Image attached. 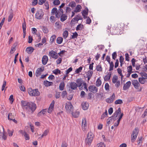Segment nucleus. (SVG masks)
I'll list each match as a JSON object with an SVG mask.
<instances>
[{
	"mask_svg": "<svg viewBox=\"0 0 147 147\" xmlns=\"http://www.w3.org/2000/svg\"><path fill=\"white\" fill-rule=\"evenodd\" d=\"M109 29H110V30L111 32H114V34H116L117 32H118L121 29L123 30L124 28V23H121L119 24L114 25L111 27V25L109 24L108 26Z\"/></svg>",
	"mask_w": 147,
	"mask_h": 147,
	"instance_id": "nucleus-1",
	"label": "nucleus"
},
{
	"mask_svg": "<svg viewBox=\"0 0 147 147\" xmlns=\"http://www.w3.org/2000/svg\"><path fill=\"white\" fill-rule=\"evenodd\" d=\"M78 86L79 87L80 90H81L84 88L86 91H88V89L87 86V84L81 78H79L76 80Z\"/></svg>",
	"mask_w": 147,
	"mask_h": 147,
	"instance_id": "nucleus-2",
	"label": "nucleus"
},
{
	"mask_svg": "<svg viewBox=\"0 0 147 147\" xmlns=\"http://www.w3.org/2000/svg\"><path fill=\"white\" fill-rule=\"evenodd\" d=\"M94 137V135L91 132H89L85 140L86 144L88 145H90L93 141Z\"/></svg>",
	"mask_w": 147,
	"mask_h": 147,
	"instance_id": "nucleus-3",
	"label": "nucleus"
},
{
	"mask_svg": "<svg viewBox=\"0 0 147 147\" xmlns=\"http://www.w3.org/2000/svg\"><path fill=\"white\" fill-rule=\"evenodd\" d=\"M36 109V105L32 102H28V105L26 109L28 111H30L32 113Z\"/></svg>",
	"mask_w": 147,
	"mask_h": 147,
	"instance_id": "nucleus-4",
	"label": "nucleus"
},
{
	"mask_svg": "<svg viewBox=\"0 0 147 147\" xmlns=\"http://www.w3.org/2000/svg\"><path fill=\"white\" fill-rule=\"evenodd\" d=\"M28 90V94L31 96H38L40 94L38 89L33 90L31 88H29Z\"/></svg>",
	"mask_w": 147,
	"mask_h": 147,
	"instance_id": "nucleus-5",
	"label": "nucleus"
},
{
	"mask_svg": "<svg viewBox=\"0 0 147 147\" xmlns=\"http://www.w3.org/2000/svg\"><path fill=\"white\" fill-rule=\"evenodd\" d=\"M138 134V131L136 128L134 129L131 135V142H134L136 140Z\"/></svg>",
	"mask_w": 147,
	"mask_h": 147,
	"instance_id": "nucleus-6",
	"label": "nucleus"
},
{
	"mask_svg": "<svg viewBox=\"0 0 147 147\" xmlns=\"http://www.w3.org/2000/svg\"><path fill=\"white\" fill-rule=\"evenodd\" d=\"M65 108L67 112L70 113L72 112L73 110V106L70 102H68L66 103Z\"/></svg>",
	"mask_w": 147,
	"mask_h": 147,
	"instance_id": "nucleus-7",
	"label": "nucleus"
},
{
	"mask_svg": "<svg viewBox=\"0 0 147 147\" xmlns=\"http://www.w3.org/2000/svg\"><path fill=\"white\" fill-rule=\"evenodd\" d=\"M44 15V13L42 10L37 11L35 15V18L38 20H40Z\"/></svg>",
	"mask_w": 147,
	"mask_h": 147,
	"instance_id": "nucleus-8",
	"label": "nucleus"
},
{
	"mask_svg": "<svg viewBox=\"0 0 147 147\" xmlns=\"http://www.w3.org/2000/svg\"><path fill=\"white\" fill-rule=\"evenodd\" d=\"M115 96L114 93H113L112 96L106 100V101L108 103H111L113 102L115 99Z\"/></svg>",
	"mask_w": 147,
	"mask_h": 147,
	"instance_id": "nucleus-9",
	"label": "nucleus"
},
{
	"mask_svg": "<svg viewBox=\"0 0 147 147\" xmlns=\"http://www.w3.org/2000/svg\"><path fill=\"white\" fill-rule=\"evenodd\" d=\"M49 55L50 57L55 59H57L58 57L57 53L53 50L50 51Z\"/></svg>",
	"mask_w": 147,
	"mask_h": 147,
	"instance_id": "nucleus-10",
	"label": "nucleus"
},
{
	"mask_svg": "<svg viewBox=\"0 0 147 147\" xmlns=\"http://www.w3.org/2000/svg\"><path fill=\"white\" fill-rule=\"evenodd\" d=\"M44 70V67L38 68L35 72V75L37 77H39L41 74V72Z\"/></svg>",
	"mask_w": 147,
	"mask_h": 147,
	"instance_id": "nucleus-11",
	"label": "nucleus"
},
{
	"mask_svg": "<svg viewBox=\"0 0 147 147\" xmlns=\"http://www.w3.org/2000/svg\"><path fill=\"white\" fill-rule=\"evenodd\" d=\"M88 90L93 93H96L98 91V88L94 85L90 86L88 87Z\"/></svg>",
	"mask_w": 147,
	"mask_h": 147,
	"instance_id": "nucleus-12",
	"label": "nucleus"
},
{
	"mask_svg": "<svg viewBox=\"0 0 147 147\" xmlns=\"http://www.w3.org/2000/svg\"><path fill=\"white\" fill-rule=\"evenodd\" d=\"M55 103L54 100H53L49 106L48 110V112L49 113H51L53 111L54 108V106Z\"/></svg>",
	"mask_w": 147,
	"mask_h": 147,
	"instance_id": "nucleus-13",
	"label": "nucleus"
},
{
	"mask_svg": "<svg viewBox=\"0 0 147 147\" xmlns=\"http://www.w3.org/2000/svg\"><path fill=\"white\" fill-rule=\"evenodd\" d=\"M69 88L73 90H76L78 87V85L74 82H71L69 84Z\"/></svg>",
	"mask_w": 147,
	"mask_h": 147,
	"instance_id": "nucleus-14",
	"label": "nucleus"
},
{
	"mask_svg": "<svg viewBox=\"0 0 147 147\" xmlns=\"http://www.w3.org/2000/svg\"><path fill=\"white\" fill-rule=\"evenodd\" d=\"M82 106L83 110H87L88 108L89 104L88 102H83L82 103Z\"/></svg>",
	"mask_w": 147,
	"mask_h": 147,
	"instance_id": "nucleus-15",
	"label": "nucleus"
},
{
	"mask_svg": "<svg viewBox=\"0 0 147 147\" xmlns=\"http://www.w3.org/2000/svg\"><path fill=\"white\" fill-rule=\"evenodd\" d=\"M87 126L86 120V118H83L82 119V130L84 131L85 129V127Z\"/></svg>",
	"mask_w": 147,
	"mask_h": 147,
	"instance_id": "nucleus-16",
	"label": "nucleus"
},
{
	"mask_svg": "<svg viewBox=\"0 0 147 147\" xmlns=\"http://www.w3.org/2000/svg\"><path fill=\"white\" fill-rule=\"evenodd\" d=\"M63 9L60 8L58 10V11L56 13V16L57 18H59L63 14Z\"/></svg>",
	"mask_w": 147,
	"mask_h": 147,
	"instance_id": "nucleus-17",
	"label": "nucleus"
},
{
	"mask_svg": "<svg viewBox=\"0 0 147 147\" xmlns=\"http://www.w3.org/2000/svg\"><path fill=\"white\" fill-rule=\"evenodd\" d=\"M131 82L129 81L125 84L123 87V90H127L129 87L131 85Z\"/></svg>",
	"mask_w": 147,
	"mask_h": 147,
	"instance_id": "nucleus-18",
	"label": "nucleus"
},
{
	"mask_svg": "<svg viewBox=\"0 0 147 147\" xmlns=\"http://www.w3.org/2000/svg\"><path fill=\"white\" fill-rule=\"evenodd\" d=\"M132 84L136 89H138L140 86V84L137 80H133L132 82Z\"/></svg>",
	"mask_w": 147,
	"mask_h": 147,
	"instance_id": "nucleus-19",
	"label": "nucleus"
},
{
	"mask_svg": "<svg viewBox=\"0 0 147 147\" xmlns=\"http://www.w3.org/2000/svg\"><path fill=\"white\" fill-rule=\"evenodd\" d=\"M48 60V56L46 55L43 56L42 60V64L43 65H45L47 63Z\"/></svg>",
	"mask_w": 147,
	"mask_h": 147,
	"instance_id": "nucleus-20",
	"label": "nucleus"
},
{
	"mask_svg": "<svg viewBox=\"0 0 147 147\" xmlns=\"http://www.w3.org/2000/svg\"><path fill=\"white\" fill-rule=\"evenodd\" d=\"M107 75L105 76L104 77V79L105 81H108L110 79L111 75V73L110 72H107Z\"/></svg>",
	"mask_w": 147,
	"mask_h": 147,
	"instance_id": "nucleus-21",
	"label": "nucleus"
},
{
	"mask_svg": "<svg viewBox=\"0 0 147 147\" xmlns=\"http://www.w3.org/2000/svg\"><path fill=\"white\" fill-rule=\"evenodd\" d=\"M121 109L120 108H119L116 111L115 114L112 117V118L113 119V120H115V117H117L118 115L121 113Z\"/></svg>",
	"mask_w": 147,
	"mask_h": 147,
	"instance_id": "nucleus-22",
	"label": "nucleus"
},
{
	"mask_svg": "<svg viewBox=\"0 0 147 147\" xmlns=\"http://www.w3.org/2000/svg\"><path fill=\"white\" fill-rule=\"evenodd\" d=\"M93 73V71L91 70H89L87 72L86 74V76L88 78V81H89L90 80L92 75Z\"/></svg>",
	"mask_w": 147,
	"mask_h": 147,
	"instance_id": "nucleus-23",
	"label": "nucleus"
},
{
	"mask_svg": "<svg viewBox=\"0 0 147 147\" xmlns=\"http://www.w3.org/2000/svg\"><path fill=\"white\" fill-rule=\"evenodd\" d=\"M22 27L23 28V38H24L25 36L26 35V23L24 21V22L22 23Z\"/></svg>",
	"mask_w": 147,
	"mask_h": 147,
	"instance_id": "nucleus-24",
	"label": "nucleus"
},
{
	"mask_svg": "<svg viewBox=\"0 0 147 147\" xmlns=\"http://www.w3.org/2000/svg\"><path fill=\"white\" fill-rule=\"evenodd\" d=\"M34 49L32 47H27L26 50V51L29 54H31L33 51Z\"/></svg>",
	"mask_w": 147,
	"mask_h": 147,
	"instance_id": "nucleus-25",
	"label": "nucleus"
},
{
	"mask_svg": "<svg viewBox=\"0 0 147 147\" xmlns=\"http://www.w3.org/2000/svg\"><path fill=\"white\" fill-rule=\"evenodd\" d=\"M53 82H49L47 80H45L44 82V84L45 86H52L53 85Z\"/></svg>",
	"mask_w": 147,
	"mask_h": 147,
	"instance_id": "nucleus-26",
	"label": "nucleus"
},
{
	"mask_svg": "<svg viewBox=\"0 0 147 147\" xmlns=\"http://www.w3.org/2000/svg\"><path fill=\"white\" fill-rule=\"evenodd\" d=\"M2 128L3 129V133H2V135L1 137H2V139H3L4 140H5L7 138V135L6 133L5 132L4 128L3 126H2Z\"/></svg>",
	"mask_w": 147,
	"mask_h": 147,
	"instance_id": "nucleus-27",
	"label": "nucleus"
},
{
	"mask_svg": "<svg viewBox=\"0 0 147 147\" xmlns=\"http://www.w3.org/2000/svg\"><path fill=\"white\" fill-rule=\"evenodd\" d=\"M84 28V26L83 25L80 24L77 26L76 29L77 31L81 30Z\"/></svg>",
	"mask_w": 147,
	"mask_h": 147,
	"instance_id": "nucleus-28",
	"label": "nucleus"
},
{
	"mask_svg": "<svg viewBox=\"0 0 147 147\" xmlns=\"http://www.w3.org/2000/svg\"><path fill=\"white\" fill-rule=\"evenodd\" d=\"M101 80L99 78H98L96 82V86L98 87H99L101 85Z\"/></svg>",
	"mask_w": 147,
	"mask_h": 147,
	"instance_id": "nucleus-29",
	"label": "nucleus"
},
{
	"mask_svg": "<svg viewBox=\"0 0 147 147\" xmlns=\"http://www.w3.org/2000/svg\"><path fill=\"white\" fill-rule=\"evenodd\" d=\"M28 102L24 101L22 100L21 101L22 106L24 109H25L26 108V107L28 105Z\"/></svg>",
	"mask_w": 147,
	"mask_h": 147,
	"instance_id": "nucleus-30",
	"label": "nucleus"
},
{
	"mask_svg": "<svg viewBox=\"0 0 147 147\" xmlns=\"http://www.w3.org/2000/svg\"><path fill=\"white\" fill-rule=\"evenodd\" d=\"M81 8L82 7L80 5H78L74 10V11L76 13H77L80 12L81 11Z\"/></svg>",
	"mask_w": 147,
	"mask_h": 147,
	"instance_id": "nucleus-31",
	"label": "nucleus"
},
{
	"mask_svg": "<svg viewBox=\"0 0 147 147\" xmlns=\"http://www.w3.org/2000/svg\"><path fill=\"white\" fill-rule=\"evenodd\" d=\"M79 114L80 112L78 111H76L72 113V116L75 118L78 117L79 116Z\"/></svg>",
	"mask_w": 147,
	"mask_h": 147,
	"instance_id": "nucleus-32",
	"label": "nucleus"
},
{
	"mask_svg": "<svg viewBox=\"0 0 147 147\" xmlns=\"http://www.w3.org/2000/svg\"><path fill=\"white\" fill-rule=\"evenodd\" d=\"M60 17V20L62 22L66 20L67 18V16L65 14H63L61 15Z\"/></svg>",
	"mask_w": 147,
	"mask_h": 147,
	"instance_id": "nucleus-33",
	"label": "nucleus"
},
{
	"mask_svg": "<svg viewBox=\"0 0 147 147\" xmlns=\"http://www.w3.org/2000/svg\"><path fill=\"white\" fill-rule=\"evenodd\" d=\"M56 40L57 43L59 44H60L62 43L63 41V38L61 37H59L57 38Z\"/></svg>",
	"mask_w": 147,
	"mask_h": 147,
	"instance_id": "nucleus-34",
	"label": "nucleus"
},
{
	"mask_svg": "<svg viewBox=\"0 0 147 147\" xmlns=\"http://www.w3.org/2000/svg\"><path fill=\"white\" fill-rule=\"evenodd\" d=\"M65 86V83L64 82H61L59 84V89L60 90H63Z\"/></svg>",
	"mask_w": 147,
	"mask_h": 147,
	"instance_id": "nucleus-35",
	"label": "nucleus"
},
{
	"mask_svg": "<svg viewBox=\"0 0 147 147\" xmlns=\"http://www.w3.org/2000/svg\"><path fill=\"white\" fill-rule=\"evenodd\" d=\"M53 74L56 75H57L58 74H61L60 70L58 69H54L53 70Z\"/></svg>",
	"mask_w": 147,
	"mask_h": 147,
	"instance_id": "nucleus-36",
	"label": "nucleus"
},
{
	"mask_svg": "<svg viewBox=\"0 0 147 147\" xmlns=\"http://www.w3.org/2000/svg\"><path fill=\"white\" fill-rule=\"evenodd\" d=\"M13 17V12H10L9 13V16L8 17V22H10L12 20Z\"/></svg>",
	"mask_w": 147,
	"mask_h": 147,
	"instance_id": "nucleus-37",
	"label": "nucleus"
},
{
	"mask_svg": "<svg viewBox=\"0 0 147 147\" xmlns=\"http://www.w3.org/2000/svg\"><path fill=\"white\" fill-rule=\"evenodd\" d=\"M56 36L55 35H53L51 37L50 42L52 43L56 38Z\"/></svg>",
	"mask_w": 147,
	"mask_h": 147,
	"instance_id": "nucleus-38",
	"label": "nucleus"
},
{
	"mask_svg": "<svg viewBox=\"0 0 147 147\" xmlns=\"http://www.w3.org/2000/svg\"><path fill=\"white\" fill-rule=\"evenodd\" d=\"M118 77L116 75L114 76L112 78V82L113 84H115L118 81Z\"/></svg>",
	"mask_w": 147,
	"mask_h": 147,
	"instance_id": "nucleus-39",
	"label": "nucleus"
},
{
	"mask_svg": "<svg viewBox=\"0 0 147 147\" xmlns=\"http://www.w3.org/2000/svg\"><path fill=\"white\" fill-rule=\"evenodd\" d=\"M49 132V131L47 130H46L43 133L40 137H39V138L41 139L44 136H46Z\"/></svg>",
	"mask_w": 147,
	"mask_h": 147,
	"instance_id": "nucleus-40",
	"label": "nucleus"
},
{
	"mask_svg": "<svg viewBox=\"0 0 147 147\" xmlns=\"http://www.w3.org/2000/svg\"><path fill=\"white\" fill-rule=\"evenodd\" d=\"M109 71H111L113 70V67H114V64L113 62L111 61L110 63H109Z\"/></svg>",
	"mask_w": 147,
	"mask_h": 147,
	"instance_id": "nucleus-41",
	"label": "nucleus"
},
{
	"mask_svg": "<svg viewBox=\"0 0 147 147\" xmlns=\"http://www.w3.org/2000/svg\"><path fill=\"white\" fill-rule=\"evenodd\" d=\"M96 70L97 71H102V68L101 65L99 64L96 67Z\"/></svg>",
	"mask_w": 147,
	"mask_h": 147,
	"instance_id": "nucleus-42",
	"label": "nucleus"
},
{
	"mask_svg": "<svg viewBox=\"0 0 147 147\" xmlns=\"http://www.w3.org/2000/svg\"><path fill=\"white\" fill-rule=\"evenodd\" d=\"M68 32L67 30H65L63 32V36L64 39L66 38L68 35Z\"/></svg>",
	"mask_w": 147,
	"mask_h": 147,
	"instance_id": "nucleus-43",
	"label": "nucleus"
},
{
	"mask_svg": "<svg viewBox=\"0 0 147 147\" xmlns=\"http://www.w3.org/2000/svg\"><path fill=\"white\" fill-rule=\"evenodd\" d=\"M139 81L140 83L141 84H144L145 82V79L144 77L140 78H139Z\"/></svg>",
	"mask_w": 147,
	"mask_h": 147,
	"instance_id": "nucleus-44",
	"label": "nucleus"
},
{
	"mask_svg": "<svg viewBox=\"0 0 147 147\" xmlns=\"http://www.w3.org/2000/svg\"><path fill=\"white\" fill-rule=\"evenodd\" d=\"M98 147H106V145L104 143L100 142L97 145Z\"/></svg>",
	"mask_w": 147,
	"mask_h": 147,
	"instance_id": "nucleus-45",
	"label": "nucleus"
},
{
	"mask_svg": "<svg viewBox=\"0 0 147 147\" xmlns=\"http://www.w3.org/2000/svg\"><path fill=\"white\" fill-rule=\"evenodd\" d=\"M127 72H130L131 73L134 72V71H132V67L131 65H129L127 67Z\"/></svg>",
	"mask_w": 147,
	"mask_h": 147,
	"instance_id": "nucleus-46",
	"label": "nucleus"
},
{
	"mask_svg": "<svg viewBox=\"0 0 147 147\" xmlns=\"http://www.w3.org/2000/svg\"><path fill=\"white\" fill-rule=\"evenodd\" d=\"M82 69V66H80L79 68L77 69L75 71V73L78 74L80 72H81Z\"/></svg>",
	"mask_w": 147,
	"mask_h": 147,
	"instance_id": "nucleus-47",
	"label": "nucleus"
},
{
	"mask_svg": "<svg viewBox=\"0 0 147 147\" xmlns=\"http://www.w3.org/2000/svg\"><path fill=\"white\" fill-rule=\"evenodd\" d=\"M7 133L9 136L11 137L13 136V133L14 132V130L12 129V130H10L9 129L7 130Z\"/></svg>",
	"mask_w": 147,
	"mask_h": 147,
	"instance_id": "nucleus-48",
	"label": "nucleus"
},
{
	"mask_svg": "<svg viewBox=\"0 0 147 147\" xmlns=\"http://www.w3.org/2000/svg\"><path fill=\"white\" fill-rule=\"evenodd\" d=\"M123 102L122 100L121 99H118L116 100L115 102V104H121L123 103Z\"/></svg>",
	"mask_w": 147,
	"mask_h": 147,
	"instance_id": "nucleus-49",
	"label": "nucleus"
},
{
	"mask_svg": "<svg viewBox=\"0 0 147 147\" xmlns=\"http://www.w3.org/2000/svg\"><path fill=\"white\" fill-rule=\"evenodd\" d=\"M50 20L52 23H54L56 20V18L54 16H51L50 18Z\"/></svg>",
	"mask_w": 147,
	"mask_h": 147,
	"instance_id": "nucleus-50",
	"label": "nucleus"
},
{
	"mask_svg": "<svg viewBox=\"0 0 147 147\" xmlns=\"http://www.w3.org/2000/svg\"><path fill=\"white\" fill-rule=\"evenodd\" d=\"M78 19H77V18L76 16L74 18H73L71 22H72V23H74V24L75 23H76V22L78 23Z\"/></svg>",
	"mask_w": 147,
	"mask_h": 147,
	"instance_id": "nucleus-51",
	"label": "nucleus"
},
{
	"mask_svg": "<svg viewBox=\"0 0 147 147\" xmlns=\"http://www.w3.org/2000/svg\"><path fill=\"white\" fill-rule=\"evenodd\" d=\"M117 71L118 73L120 74L121 76V78L122 79L123 77V75L122 73V70L120 68H118L117 69Z\"/></svg>",
	"mask_w": 147,
	"mask_h": 147,
	"instance_id": "nucleus-52",
	"label": "nucleus"
},
{
	"mask_svg": "<svg viewBox=\"0 0 147 147\" xmlns=\"http://www.w3.org/2000/svg\"><path fill=\"white\" fill-rule=\"evenodd\" d=\"M8 118L9 120H11L14 118L13 115H12L11 113H9L8 116Z\"/></svg>",
	"mask_w": 147,
	"mask_h": 147,
	"instance_id": "nucleus-53",
	"label": "nucleus"
},
{
	"mask_svg": "<svg viewBox=\"0 0 147 147\" xmlns=\"http://www.w3.org/2000/svg\"><path fill=\"white\" fill-rule=\"evenodd\" d=\"M44 8L46 9H49V5L47 1H46L45 3Z\"/></svg>",
	"mask_w": 147,
	"mask_h": 147,
	"instance_id": "nucleus-54",
	"label": "nucleus"
},
{
	"mask_svg": "<svg viewBox=\"0 0 147 147\" xmlns=\"http://www.w3.org/2000/svg\"><path fill=\"white\" fill-rule=\"evenodd\" d=\"M24 136L26 140H28L29 139V136L27 134L26 132H24Z\"/></svg>",
	"mask_w": 147,
	"mask_h": 147,
	"instance_id": "nucleus-55",
	"label": "nucleus"
},
{
	"mask_svg": "<svg viewBox=\"0 0 147 147\" xmlns=\"http://www.w3.org/2000/svg\"><path fill=\"white\" fill-rule=\"evenodd\" d=\"M69 6L71 7L72 8L76 6V3L74 1H72L69 4Z\"/></svg>",
	"mask_w": 147,
	"mask_h": 147,
	"instance_id": "nucleus-56",
	"label": "nucleus"
},
{
	"mask_svg": "<svg viewBox=\"0 0 147 147\" xmlns=\"http://www.w3.org/2000/svg\"><path fill=\"white\" fill-rule=\"evenodd\" d=\"M59 0H55L53 1V3L55 5H58L60 4Z\"/></svg>",
	"mask_w": 147,
	"mask_h": 147,
	"instance_id": "nucleus-57",
	"label": "nucleus"
},
{
	"mask_svg": "<svg viewBox=\"0 0 147 147\" xmlns=\"http://www.w3.org/2000/svg\"><path fill=\"white\" fill-rule=\"evenodd\" d=\"M112 58L114 60H115L117 58V54L116 52H113L112 54Z\"/></svg>",
	"mask_w": 147,
	"mask_h": 147,
	"instance_id": "nucleus-58",
	"label": "nucleus"
},
{
	"mask_svg": "<svg viewBox=\"0 0 147 147\" xmlns=\"http://www.w3.org/2000/svg\"><path fill=\"white\" fill-rule=\"evenodd\" d=\"M57 12V9L56 7H54L53 8L51 11V13L52 14H54L55 13H56Z\"/></svg>",
	"mask_w": 147,
	"mask_h": 147,
	"instance_id": "nucleus-59",
	"label": "nucleus"
},
{
	"mask_svg": "<svg viewBox=\"0 0 147 147\" xmlns=\"http://www.w3.org/2000/svg\"><path fill=\"white\" fill-rule=\"evenodd\" d=\"M78 34L76 32H75L72 33V38H76L77 37Z\"/></svg>",
	"mask_w": 147,
	"mask_h": 147,
	"instance_id": "nucleus-60",
	"label": "nucleus"
},
{
	"mask_svg": "<svg viewBox=\"0 0 147 147\" xmlns=\"http://www.w3.org/2000/svg\"><path fill=\"white\" fill-rule=\"evenodd\" d=\"M107 115V111L106 110L105 112L104 113H103L102 114L101 116V119H104L105 117H106Z\"/></svg>",
	"mask_w": 147,
	"mask_h": 147,
	"instance_id": "nucleus-61",
	"label": "nucleus"
},
{
	"mask_svg": "<svg viewBox=\"0 0 147 147\" xmlns=\"http://www.w3.org/2000/svg\"><path fill=\"white\" fill-rule=\"evenodd\" d=\"M105 89L106 90H109V85L108 83H107L105 85Z\"/></svg>",
	"mask_w": 147,
	"mask_h": 147,
	"instance_id": "nucleus-62",
	"label": "nucleus"
},
{
	"mask_svg": "<svg viewBox=\"0 0 147 147\" xmlns=\"http://www.w3.org/2000/svg\"><path fill=\"white\" fill-rule=\"evenodd\" d=\"M9 100L11 102V104H12L14 101V99L13 98V96L12 94L11 95L9 98Z\"/></svg>",
	"mask_w": 147,
	"mask_h": 147,
	"instance_id": "nucleus-63",
	"label": "nucleus"
},
{
	"mask_svg": "<svg viewBox=\"0 0 147 147\" xmlns=\"http://www.w3.org/2000/svg\"><path fill=\"white\" fill-rule=\"evenodd\" d=\"M46 0H39L38 4L39 5H42L43 3H45L46 1Z\"/></svg>",
	"mask_w": 147,
	"mask_h": 147,
	"instance_id": "nucleus-64",
	"label": "nucleus"
}]
</instances>
